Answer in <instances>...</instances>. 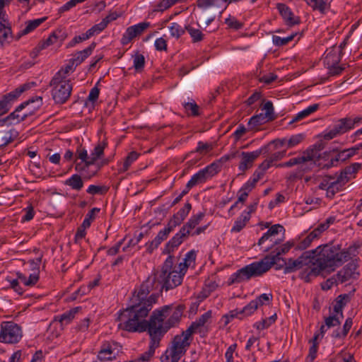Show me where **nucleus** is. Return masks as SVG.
Wrapping results in <instances>:
<instances>
[{
    "mask_svg": "<svg viewBox=\"0 0 362 362\" xmlns=\"http://www.w3.org/2000/svg\"><path fill=\"white\" fill-rule=\"evenodd\" d=\"M185 306L180 304L164 305L153 310L148 322L119 321L118 327L129 332H144L147 331L150 337L148 350L142 354L138 361L148 362L153 356L155 350L160 346V341L165 333L177 326L183 315Z\"/></svg>",
    "mask_w": 362,
    "mask_h": 362,
    "instance_id": "obj_1",
    "label": "nucleus"
},
{
    "mask_svg": "<svg viewBox=\"0 0 362 362\" xmlns=\"http://www.w3.org/2000/svg\"><path fill=\"white\" fill-rule=\"evenodd\" d=\"M163 289L158 273H153L141 284L138 291H134L131 305L119 312L118 321L148 322L146 317Z\"/></svg>",
    "mask_w": 362,
    "mask_h": 362,
    "instance_id": "obj_2",
    "label": "nucleus"
},
{
    "mask_svg": "<svg viewBox=\"0 0 362 362\" xmlns=\"http://www.w3.org/2000/svg\"><path fill=\"white\" fill-rule=\"evenodd\" d=\"M313 267L308 276L329 274L351 258L348 250H341L339 245L325 244L310 250ZM308 276L305 281H309Z\"/></svg>",
    "mask_w": 362,
    "mask_h": 362,
    "instance_id": "obj_3",
    "label": "nucleus"
},
{
    "mask_svg": "<svg viewBox=\"0 0 362 362\" xmlns=\"http://www.w3.org/2000/svg\"><path fill=\"white\" fill-rule=\"evenodd\" d=\"M280 256L277 255V250H276L275 255H266L260 261L254 262L238 269L230 276L228 284L240 283L243 281L249 280L252 277L260 276L280 261L286 264V260Z\"/></svg>",
    "mask_w": 362,
    "mask_h": 362,
    "instance_id": "obj_4",
    "label": "nucleus"
},
{
    "mask_svg": "<svg viewBox=\"0 0 362 362\" xmlns=\"http://www.w3.org/2000/svg\"><path fill=\"white\" fill-rule=\"evenodd\" d=\"M173 258L172 255H169L164 262L161 272L158 278L163 282V287L165 291L174 288L180 285L182 281V276L180 272L173 270Z\"/></svg>",
    "mask_w": 362,
    "mask_h": 362,
    "instance_id": "obj_5",
    "label": "nucleus"
},
{
    "mask_svg": "<svg viewBox=\"0 0 362 362\" xmlns=\"http://www.w3.org/2000/svg\"><path fill=\"white\" fill-rule=\"evenodd\" d=\"M52 88V96L57 104H64L70 98L72 84L70 80H64L53 76L49 82Z\"/></svg>",
    "mask_w": 362,
    "mask_h": 362,
    "instance_id": "obj_6",
    "label": "nucleus"
},
{
    "mask_svg": "<svg viewBox=\"0 0 362 362\" xmlns=\"http://www.w3.org/2000/svg\"><path fill=\"white\" fill-rule=\"evenodd\" d=\"M22 337L21 327L13 322H2L1 324L0 342L18 343Z\"/></svg>",
    "mask_w": 362,
    "mask_h": 362,
    "instance_id": "obj_7",
    "label": "nucleus"
},
{
    "mask_svg": "<svg viewBox=\"0 0 362 362\" xmlns=\"http://www.w3.org/2000/svg\"><path fill=\"white\" fill-rule=\"evenodd\" d=\"M325 146L326 143L320 139L303 151V154L309 162L310 169L313 168L314 166H320V159L325 158V157L328 156V152H325L324 156L320 154V152L325 148Z\"/></svg>",
    "mask_w": 362,
    "mask_h": 362,
    "instance_id": "obj_8",
    "label": "nucleus"
},
{
    "mask_svg": "<svg viewBox=\"0 0 362 362\" xmlns=\"http://www.w3.org/2000/svg\"><path fill=\"white\" fill-rule=\"evenodd\" d=\"M220 171L218 163H212L204 168L195 173L187 182L188 187H194L199 184L204 183L209 177H212Z\"/></svg>",
    "mask_w": 362,
    "mask_h": 362,
    "instance_id": "obj_9",
    "label": "nucleus"
},
{
    "mask_svg": "<svg viewBox=\"0 0 362 362\" xmlns=\"http://www.w3.org/2000/svg\"><path fill=\"white\" fill-rule=\"evenodd\" d=\"M268 152V146H264L259 149L252 152H239L237 157L240 158L238 168L240 171L245 172L252 167L255 160L261 155Z\"/></svg>",
    "mask_w": 362,
    "mask_h": 362,
    "instance_id": "obj_10",
    "label": "nucleus"
},
{
    "mask_svg": "<svg viewBox=\"0 0 362 362\" xmlns=\"http://www.w3.org/2000/svg\"><path fill=\"white\" fill-rule=\"evenodd\" d=\"M286 266L284 267V274H288L301 269L303 266L312 263L311 255L310 251L303 252L298 259H293L290 258L286 262Z\"/></svg>",
    "mask_w": 362,
    "mask_h": 362,
    "instance_id": "obj_11",
    "label": "nucleus"
},
{
    "mask_svg": "<svg viewBox=\"0 0 362 362\" xmlns=\"http://www.w3.org/2000/svg\"><path fill=\"white\" fill-rule=\"evenodd\" d=\"M150 26L149 22H142L128 27L122 37L121 44L123 45L129 44L134 37L141 35Z\"/></svg>",
    "mask_w": 362,
    "mask_h": 362,
    "instance_id": "obj_12",
    "label": "nucleus"
},
{
    "mask_svg": "<svg viewBox=\"0 0 362 362\" xmlns=\"http://www.w3.org/2000/svg\"><path fill=\"white\" fill-rule=\"evenodd\" d=\"M358 265L354 262H351L345 265L335 275L340 284L345 283L351 279H357L359 272H357Z\"/></svg>",
    "mask_w": 362,
    "mask_h": 362,
    "instance_id": "obj_13",
    "label": "nucleus"
},
{
    "mask_svg": "<svg viewBox=\"0 0 362 362\" xmlns=\"http://www.w3.org/2000/svg\"><path fill=\"white\" fill-rule=\"evenodd\" d=\"M276 8L281 17L283 18L286 25L289 27H292L296 25H298L300 23V18L299 16H295L291 9L285 4L279 3L277 4Z\"/></svg>",
    "mask_w": 362,
    "mask_h": 362,
    "instance_id": "obj_14",
    "label": "nucleus"
},
{
    "mask_svg": "<svg viewBox=\"0 0 362 362\" xmlns=\"http://www.w3.org/2000/svg\"><path fill=\"white\" fill-rule=\"evenodd\" d=\"M68 34L64 28L59 27L54 30L51 35L45 40L40 42L41 43V48H47V47L59 41L62 43L67 37Z\"/></svg>",
    "mask_w": 362,
    "mask_h": 362,
    "instance_id": "obj_15",
    "label": "nucleus"
},
{
    "mask_svg": "<svg viewBox=\"0 0 362 362\" xmlns=\"http://www.w3.org/2000/svg\"><path fill=\"white\" fill-rule=\"evenodd\" d=\"M191 209L192 204L189 202H187L182 209L173 216L168 224L172 227L173 229H175L183 222Z\"/></svg>",
    "mask_w": 362,
    "mask_h": 362,
    "instance_id": "obj_16",
    "label": "nucleus"
},
{
    "mask_svg": "<svg viewBox=\"0 0 362 362\" xmlns=\"http://www.w3.org/2000/svg\"><path fill=\"white\" fill-rule=\"evenodd\" d=\"M96 46L95 42H92L87 48L83 50L76 52L71 59L72 64L75 66L81 64L86 58H88L93 52Z\"/></svg>",
    "mask_w": 362,
    "mask_h": 362,
    "instance_id": "obj_17",
    "label": "nucleus"
},
{
    "mask_svg": "<svg viewBox=\"0 0 362 362\" xmlns=\"http://www.w3.org/2000/svg\"><path fill=\"white\" fill-rule=\"evenodd\" d=\"M341 57L342 54H340V51L330 47L326 51V55L323 60L324 65L325 66L337 65L340 62Z\"/></svg>",
    "mask_w": 362,
    "mask_h": 362,
    "instance_id": "obj_18",
    "label": "nucleus"
},
{
    "mask_svg": "<svg viewBox=\"0 0 362 362\" xmlns=\"http://www.w3.org/2000/svg\"><path fill=\"white\" fill-rule=\"evenodd\" d=\"M16 100V95L12 92L4 95L0 99V114L7 113L11 108L13 103Z\"/></svg>",
    "mask_w": 362,
    "mask_h": 362,
    "instance_id": "obj_19",
    "label": "nucleus"
},
{
    "mask_svg": "<svg viewBox=\"0 0 362 362\" xmlns=\"http://www.w3.org/2000/svg\"><path fill=\"white\" fill-rule=\"evenodd\" d=\"M106 146L107 143L105 141L99 143L97 146H95L90 155L89 156V160L88 162H86V165H94L95 163L103 155L104 149Z\"/></svg>",
    "mask_w": 362,
    "mask_h": 362,
    "instance_id": "obj_20",
    "label": "nucleus"
},
{
    "mask_svg": "<svg viewBox=\"0 0 362 362\" xmlns=\"http://www.w3.org/2000/svg\"><path fill=\"white\" fill-rule=\"evenodd\" d=\"M16 276L18 279H20L21 282H22L25 286L28 287L35 286L40 279V273H37L36 272L31 273L28 277L20 272L16 273Z\"/></svg>",
    "mask_w": 362,
    "mask_h": 362,
    "instance_id": "obj_21",
    "label": "nucleus"
},
{
    "mask_svg": "<svg viewBox=\"0 0 362 362\" xmlns=\"http://www.w3.org/2000/svg\"><path fill=\"white\" fill-rule=\"evenodd\" d=\"M8 38H13L11 24L4 25L0 23V45L1 47L10 42Z\"/></svg>",
    "mask_w": 362,
    "mask_h": 362,
    "instance_id": "obj_22",
    "label": "nucleus"
},
{
    "mask_svg": "<svg viewBox=\"0 0 362 362\" xmlns=\"http://www.w3.org/2000/svg\"><path fill=\"white\" fill-rule=\"evenodd\" d=\"M319 107H320V105L317 103L313 104L312 105H310L305 110H303L299 112L298 114H296L293 117V119L289 122V124H291L294 122L300 121V120L303 119L304 118L308 117L310 115H311L312 113L317 111L319 109Z\"/></svg>",
    "mask_w": 362,
    "mask_h": 362,
    "instance_id": "obj_23",
    "label": "nucleus"
},
{
    "mask_svg": "<svg viewBox=\"0 0 362 362\" xmlns=\"http://www.w3.org/2000/svg\"><path fill=\"white\" fill-rule=\"evenodd\" d=\"M173 345L170 348L171 351L185 353V348L189 346V342L185 339L181 335H176L172 342Z\"/></svg>",
    "mask_w": 362,
    "mask_h": 362,
    "instance_id": "obj_24",
    "label": "nucleus"
},
{
    "mask_svg": "<svg viewBox=\"0 0 362 362\" xmlns=\"http://www.w3.org/2000/svg\"><path fill=\"white\" fill-rule=\"evenodd\" d=\"M64 185L69 186L72 189L80 191L83 187V181L81 175L74 174L69 179L65 180Z\"/></svg>",
    "mask_w": 362,
    "mask_h": 362,
    "instance_id": "obj_25",
    "label": "nucleus"
},
{
    "mask_svg": "<svg viewBox=\"0 0 362 362\" xmlns=\"http://www.w3.org/2000/svg\"><path fill=\"white\" fill-rule=\"evenodd\" d=\"M184 240L179 235L175 234L165 245L163 253L170 254L174 251L175 248H177L182 243Z\"/></svg>",
    "mask_w": 362,
    "mask_h": 362,
    "instance_id": "obj_26",
    "label": "nucleus"
},
{
    "mask_svg": "<svg viewBox=\"0 0 362 362\" xmlns=\"http://www.w3.org/2000/svg\"><path fill=\"white\" fill-rule=\"evenodd\" d=\"M250 218L251 216L246 213H242L235 221L234 225L230 230L231 233H239L241 231L250 221Z\"/></svg>",
    "mask_w": 362,
    "mask_h": 362,
    "instance_id": "obj_27",
    "label": "nucleus"
},
{
    "mask_svg": "<svg viewBox=\"0 0 362 362\" xmlns=\"http://www.w3.org/2000/svg\"><path fill=\"white\" fill-rule=\"evenodd\" d=\"M112 353L113 350L110 342L105 341L103 344L101 349L98 352V358L100 361L112 360V357L111 355Z\"/></svg>",
    "mask_w": 362,
    "mask_h": 362,
    "instance_id": "obj_28",
    "label": "nucleus"
},
{
    "mask_svg": "<svg viewBox=\"0 0 362 362\" xmlns=\"http://www.w3.org/2000/svg\"><path fill=\"white\" fill-rule=\"evenodd\" d=\"M305 1L313 11H318L322 14H325L326 10L329 8V4L325 0H305Z\"/></svg>",
    "mask_w": 362,
    "mask_h": 362,
    "instance_id": "obj_29",
    "label": "nucleus"
},
{
    "mask_svg": "<svg viewBox=\"0 0 362 362\" xmlns=\"http://www.w3.org/2000/svg\"><path fill=\"white\" fill-rule=\"evenodd\" d=\"M349 301V296L348 294H341L335 299V304L334 305V311L337 314H341L343 317V308L346 303Z\"/></svg>",
    "mask_w": 362,
    "mask_h": 362,
    "instance_id": "obj_30",
    "label": "nucleus"
},
{
    "mask_svg": "<svg viewBox=\"0 0 362 362\" xmlns=\"http://www.w3.org/2000/svg\"><path fill=\"white\" fill-rule=\"evenodd\" d=\"M334 132L337 135L342 134L351 129V122L348 120V117L339 119L332 127Z\"/></svg>",
    "mask_w": 362,
    "mask_h": 362,
    "instance_id": "obj_31",
    "label": "nucleus"
},
{
    "mask_svg": "<svg viewBox=\"0 0 362 362\" xmlns=\"http://www.w3.org/2000/svg\"><path fill=\"white\" fill-rule=\"evenodd\" d=\"M139 156V153L136 151H133L129 153L124 159L122 167L118 170L119 173H122L127 171L131 165L138 159Z\"/></svg>",
    "mask_w": 362,
    "mask_h": 362,
    "instance_id": "obj_32",
    "label": "nucleus"
},
{
    "mask_svg": "<svg viewBox=\"0 0 362 362\" xmlns=\"http://www.w3.org/2000/svg\"><path fill=\"white\" fill-rule=\"evenodd\" d=\"M352 325V318L348 317L344 324L342 332H339L338 329L334 330L332 334V337L335 339L344 338L348 334Z\"/></svg>",
    "mask_w": 362,
    "mask_h": 362,
    "instance_id": "obj_33",
    "label": "nucleus"
},
{
    "mask_svg": "<svg viewBox=\"0 0 362 362\" xmlns=\"http://www.w3.org/2000/svg\"><path fill=\"white\" fill-rule=\"evenodd\" d=\"M267 122H270V120L264 115L263 113H260L259 115H253L248 122V126L250 127L251 129L255 128L258 126L262 125Z\"/></svg>",
    "mask_w": 362,
    "mask_h": 362,
    "instance_id": "obj_34",
    "label": "nucleus"
},
{
    "mask_svg": "<svg viewBox=\"0 0 362 362\" xmlns=\"http://www.w3.org/2000/svg\"><path fill=\"white\" fill-rule=\"evenodd\" d=\"M182 105L185 111L191 116L197 117L200 115L199 107L194 100L192 99L190 102H183Z\"/></svg>",
    "mask_w": 362,
    "mask_h": 362,
    "instance_id": "obj_35",
    "label": "nucleus"
},
{
    "mask_svg": "<svg viewBox=\"0 0 362 362\" xmlns=\"http://www.w3.org/2000/svg\"><path fill=\"white\" fill-rule=\"evenodd\" d=\"M80 309L81 307H76L64 313L63 314L57 317L59 318V321L61 323H69L74 318L75 315L78 312Z\"/></svg>",
    "mask_w": 362,
    "mask_h": 362,
    "instance_id": "obj_36",
    "label": "nucleus"
},
{
    "mask_svg": "<svg viewBox=\"0 0 362 362\" xmlns=\"http://www.w3.org/2000/svg\"><path fill=\"white\" fill-rule=\"evenodd\" d=\"M186 31L188 32L194 43L202 41L204 35L199 29L194 28L189 25H185Z\"/></svg>",
    "mask_w": 362,
    "mask_h": 362,
    "instance_id": "obj_37",
    "label": "nucleus"
},
{
    "mask_svg": "<svg viewBox=\"0 0 362 362\" xmlns=\"http://www.w3.org/2000/svg\"><path fill=\"white\" fill-rule=\"evenodd\" d=\"M170 35L176 39L180 38L186 31L185 26L183 28L179 23L173 22L169 26Z\"/></svg>",
    "mask_w": 362,
    "mask_h": 362,
    "instance_id": "obj_38",
    "label": "nucleus"
},
{
    "mask_svg": "<svg viewBox=\"0 0 362 362\" xmlns=\"http://www.w3.org/2000/svg\"><path fill=\"white\" fill-rule=\"evenodd\" d=\"M31 115V112L25 113L23 115L21 116L18 114V112H16V110L10 113L8 116L6 117V119H7L8 122H11V125L13 124H18L21 122L24 121L29 115Z\"/></svg>",
    "mask_w": 362,
    "mask_h": 362,
    "instance_id": "obj_39",
    "label": "nucleus"
},
{
    "mask_svg": "<svg viewBox=\"0 0 362 362\" xmlns=\"http://www.w3.org/2000/svg\"><path fill=\"white\" fill-rule=\"evenodd\" d=\"M349 156L346 151V150H343L340 152H339L334 158H331V160L329 161L328 163H326L323 165V168H329L332 166L335 165V163H337L338 161H345L348 159H349Z\"/></svg>",
    "mask_w": 362,
    "mask_h": 362,
    "instance_id": "obj_40",
    "label": "nucleus"
},
{
    "mask_svg": "<svg viewBox=\"0 0 362 362\" xmlns=\"http://www.w3.org/2000/svg\"><path fill=\"white\" fill-rule=\"evenodd\" d=\"M76 66H75V64H72V62L71 59L69 60V63L68 64H66L64 67H62L60 70H59L55 74H54V77H57V78H62V79H64L66 80V76H67V74L70 72V71H74L75 68Z\"/></svg>",
    "mask_w": 362,
    "mask_h": 362,
    "instance_id": "obj_41",
    "label": "nucleus"
},
{
    "mask_svg": "<svg viewBox=\"0 0 362 362\" xmlns=\"http://www.w3.org/2000/svg\"><path fill=\"white\" fill-rule=\"evenodd\" d=\"M297 35V33H293L286 37H281L277 35H273L272 42L275 46L281 47L287 45L289 42L292 41Z\"/></svg>",
    "mask_w": 362,
    "mask_h": 362,
    "instance_id": "obj_42",
    "label": "nucleus"
},
{
    "mask_svg": "<svg viewBox=\"0 0 362 362\" xmlns=\"http://www.w3.org/2000/svg\"><path fill=\"white\" fill-rule=\"evenodd\" d=\"M214 146L212 144L204 143L200 141L197 143V146L195 150L189 153L188 156H190L194 153H199L202 155H205L206 153L212 150Z\"/></svg>",
    "mask_w": 362,
    "mask_h": 362,
    "instance_id": "obj_43",
    "label": "nucleus"
},
{
    "mask_svg": "<svg viewBox=\"0 0 362 362\" xmlns=\"http://www.w3.org/2000/svg\"><path fill=\"white\" fill-rule=\"evenodd\" d=\"M134 68L137 72H141L145 65V57L143 54L136 52L133 55Z\"/></svg>",
    "mask_w": 362,
    "mask_h": 362,
    "instance_id": "obj_44",
    "label": "nucleus"
},
{
    "mask_svg": "<svg viewBox=\"0 0 362 362\" xmlns=\"http://www.w3.org/2000/svg\"><path fill=\"white\" fill-rule=\"evenodd\" d=\"M45 20V18H37L32 21H28L25 22V28L23 30V33H30L36 29L41 23H42Z\"/></svg>",
    "mask_w": 362,
    "mask_h": 362,
    "instance_id": "obj_45",
    "label": "nucleus"
},
{
    "mask_svg": "<svg viewBox=\"0 0 362 362\" xmlns=\"http://www.w3.org/2000/svg\"><path fill=\"white\" fill-rule=\"evenodd\" d=\"M305 163H309L305 156L303 153L301 156L293 158L288 161L279 164V167H292L295 165H300Z\"/></svg>",
    "mask_w": 362,
    "mask_h": 362,
    "instance_id": "obj_46",
    "label": "nucleus"
},
{
    "mask_svg": "<svg viewBox=\"0 0 362 362\" xmlns=\"http://www.w3.org/2000/svg\"><path fill=\"white\" fill-rule=\"evenodd\" d=\"M273 299L272 293H263L260 296H257L255 299H254V302L257 303V308L262 306L264 305H269L272 303Z\"/></svg>",
    "mask_w": 362,
    "mask_h": 362,
    "instance_id": "obj_47",
    "label": "nucleus"
},
{
    "mask_svg": "<svg viewBox=\"0 0 362 362\" xmlns=\"http://www.w3.org/2000/svg\"><path fill=\"white\" fill-rule=\"evenodd\" d=\"M276 320V315L274 314L272 315L271 317L263 319L262 321L256 322L254 325V327L257 328V329H264L268 328L272 324L274 323V322Z\"/></svg>",
    "mask_w": 362,
    "mask_h": 362,
    "instance_id": "obj_48",
    "label": "nucleus"
},
{
    "mask_svg": "<svg viewBox=\"0 0 362 362\" xmlns=\"http://www.w3.org/2000/svg\"><path fill=\"white\" fill-rule=\"evenodd\" d=\"M100 211L99 208H93L90 209L88 214L86 215V217L82 223V226L83 228H89L91 223L95 218V214Z\"/></svg>",
    "mask_w": 362,
    "mask_h": 362,
    "instance_id": "obj_49",
    "label": "nucleus"
},
{
    "mask_svg": "<svg viewBox=\"0 0 362 362\" xmlns=\"http://www.w3.org/2000/svg\"><path fill=\"white\" fill-rule=\"evenodd\" d=\"M343 189V187L340 185H338L337 183L334 182H329L327 188V192L326 196L329 199H333L334 195L341 191Z\"/></svg>",
    "mask_w": 362,
    "mask_h": 362,
    "instance_id": "obj_50",
    "label": "nucleus"
},
{
    "mask_svg": "<svg viewBox=\"0 0 362 362\" xmlns=\"http://www.w3.org/2000/svg\"><path fill=\"white\" fill-rule=\"evenodd\" d=\"M257 303L254 300H251L247 305H246L243 309L239 310L243 317H247L253 314L257 310Z\"/></svg>",
    "mask_w": 362,
    "mask_h": 362,
    "instance_id": "obj_51",
    "label": "nucleus"
},
{
    "mask_svg": "<svg viewBox=\"0 0 362 362\" xmlns=\"http://www.w3.org/2000/svg\"><path fill=\"white\" fill-rule=\"evenodd\" d=\"M109 190V187L105 185L99 186L91 185L88 187L86 192L87 193L95 195V194H105Z\"/></svg>",
    "mask_w": 362,
    "mask_h": 362,
    "instance_id": "obj_52",
    "label": "nucleus"
},
{
    "mask_svg": "<svg viewBox=\"0 0 362 362\" xmlns=\"http://www.w3.org/2000/svg\"><path fill=\"white\" fill-rule=\"evenodd\" d=\"M225 23L228 25V28L233 29L235 30H240L243 28L244 24L238 21L235 17L230 15L228 18H226Z\"/></svg>",
    "mask_w": 362,
    "mask_h": 362,
    "instance_id": "obj_53",
    "label": "nucleus"
},
{
    "mask_svg": "<svg viewBox=\"0 0 362 362\" xmlns=\"http://www.w3.org/2000/svg\"><path fill=\"white\" fill-rule=\"evenodd\" d=\"M211 317V311L209 310L204 313L203 315H202L198 319H197L194 322H192V323L198 329L199 328L203 327Z\"/></svg>",
    "mask_w": 362,
    "mask_h": 362,
    "instance_id": "obj_54",
    "label": "nucleus"
},
{
    "mask_svg": "<svg viewBox=\"0 0 362 362\" xmlns=\"http://www.w3.org/2000/svg\"><path fill=\"white\" fill-rule=\"evenodd\" d=\"M262 110L266 111L264 115L267 117L270 121L275 119L276 117L274 116V107L272 101H267L262 107Z\"/></svg>",
    "mask_w": 362,
    "mask_h": 362,
    "instance_id": "obj_55",
    "label": "nucleus"
},
{
    "mask_svg": "<svg viewBox=\"0 0 362 362\" xmlns=\"http://www.w3.org/2000/svg\"><path fill=\"white\" fill-rule=\"evenodd\" d=\"M42 97H40V96L36 97L35 98H33L29 99L28 100L25 101V102L22 103L21 105H19L16 108V112H21L27 105H30V103H35V102L37 103V105L36 107H34V110L38 109L39 107L42 105Z\"/></svg>",
    "mask_w": 362,
    "mask_h": 362,
    "instance_id": "obj_56",
    "label": "nucleus"
},
{
    "mask_svg": "<svg viewBox=\"0 0 362 362\" xmlns=\"http://www.w3.org/2000/svg\"><path fill=\"white\" fill-rule=\"evenodd\" d=\"M235 317L243 319V317L238 309L230 310L228 313L224 315L222 317V320H224V325H227Z\"/></svg>",
    "mask_w": 362,
    "mask_h": 362,
    "instance_id": "obj_57",
    "label": "nucleus"
},
{
    "mask_svg": "<svg viewBox=\"0 0 362 362\" xmlns=\"http://www.w3.org/2000/svg\"><path fill=\"white\" fill-rule=\"evenodd\" d=\"M204 216L205 214L204 212H199V214L191 216V218L187 222L188 227H189V228L194 229L197 225H199Z\"/></svg>",
    "mask_w": 362,
    "mask_h": 362,
    "instance_id": "obj_58",
    "label": "nucleus"
},
{
    "mask_svg": "<svg viewBox=\"0 0 362 362\" xmlns=\"http://www.w3.org/2000/svg\"><path fill=\"white\" fill-rule=\"evenodd\" d=\"M305 136L303 134L293 135L288 139L287 148H292L303 141Z\"/></svg>",
    "mask_w": 362,
    "mask_h": 362,
    "instance_id": "obj_59",
    "label": "nucleus"
},
{
    "mask_svg": "<svg viewBox=\"0 0 362 362\" xmlns=\"http://www.w3.org/2000/svg\"><path fill=\"white\" fill-rule=\"evenodd\" d=\"M315 240V238L312 237V233H309L303 240L299 242L296 246L297 250H303L308 247L311 243Z\"/></svg>",
    "mask_w": 362,
    "mask_h": 362,
    "instance_id": "obj_60",
    "label": "nucleus"
},
{
    "mask_svg": "<svg viewBox=\"0 0 362 362\" xmlns=\"http://www.w3.org/2000/svg\"><path fill=\"white\" fill-rule=\"evenodd\" d=\"M216 18L214 13L212 12H204L201 16V23L207 27Z\"/></svg>",
    "mask_w": 362,
    "mask_h": 362,
    "instance_id": "obj_61",
    "label": "nucleus"
},
{
    "mask_svg": "<svg viewBox=\"0 0 362 362\" xmlns=\"http://www.w3.org/2000/svg\"><path fill=\"white\" fill-rule=\"evenodd\" d=\"M90 37V35L88 34V31L86 33L82 34L81 35H78L74 37L66 45L67 48L74 47L76 44L81 42L84 40H88Z\"/></svg>",
    "mask_w": 362,
    "mask_h": 362,
    "instance_id": "obj_62",
    "label": "nucleus"
},
{
    "mask_svg": "<svg viewBox=\"0 0 362 362\" xmlns=\"http://www.w3.org/2000/svg\"><path fill=\"white\" fill-rule=\"evenodd\" d=\"M325 323L327 328L339 326L341 324L339 317L337 315H330L325 317Z\"/></svg>",
    "mask_w": 362,
    "mask_h": 362,
    "instance_id": "obj_63",
    "label": "nucleus"
},
{
    "mask_svg": "<svg viewBox=\"0 0 362 362\" xmlns=\"http://www.w3.org/2000/svg\"><path fill=\"white\" fill-rule=\"evenodd\" d=\"M328 69V74L330 76H338L345 69L344 65H334L332 66H325Z\"/></svg>",
    "mask_w": 362,
    "mask_h": 362,
    "instance_id": "obj_64",
    "label": "nucleus"
}]
</instances>
